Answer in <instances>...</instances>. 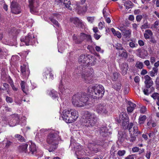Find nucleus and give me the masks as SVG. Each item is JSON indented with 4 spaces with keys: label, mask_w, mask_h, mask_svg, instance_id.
Returning a JSON list of instances; mask_svg holds the SVG:
<instances>
[{
    "label": "nucleus",
    "mask_w": 159,
    "mask_h": 159,
    "mask_svg": "<svg viewBox=\"0 0 159 159\" xmlns=\"http://www.w3.org/2000/svg\"><path fill=\"white\" fill-rule=\"evenodd\" d=\"M88 91L91 93L89 96L85 93H78L74 94L72 98V104L75 107H82L87 105H91L95 99L102 98L105 90L104 87L101 84H96L91 86L88 89Z\"/></svg>",
    "instance_id": "1"
},
{
    "label": "nucleus",
    "mask_w": 159,
    "mask_h": 159,
    "mask_svg": "<svg viewBox=\"0 0 159 159\" xmlns=\"http://www.w3.org/2000/svg\"><path fill=\"white\" fill-rule=\"evenodd\" d=\"M116 120L118 123H122V125L124 129H128L130 134H134L136 136H138L140 134V132L138 131L137 126H134L132 128L133 123L131 122L129 124V118L126 113L121 112Z\"/></svg>",
    "instance_id": "2"
},
{
    "label": "nucleus",
    "mask_w": 159,
    "mask_h": 159,
    "mask_svg": "<svg viewBox=\"0 0 159 159\" xmlns=\"http://www.w3.org/2000/svg\"><path fill=\"white\" fill-rule=\"evenodd\" d=\"M59 134V132L57 131L50 133L48 136L47 142L50 145L48 149L50 152L54 151L57 148L58 141L61 139Z\"/></svg>",
    "instance_id": "3"
},
{
    "label": "nucleus",
    "mask_w": 159,
    "mask_h": 159,
    "mask_svg": "<svg viewBox=\"0 0 159 159\" xmlns=\"http://www.w3.org/2000/svg\"><path fill=\"white\" fill-rule=\"evenodd\" d=\"M84 120L83 125L88 127L92 128L94 126L98 118L94 113H91L88 111H85L84 114Z\"/></svg>",
    "instance_id": "4"
},
{
    "label": "nucleus",
    "mask_w": 159,
    "mask_h": 159,
    "mask_svg": "<svg viewBox=\"0 0 159 159\" xmlns=\"http://www.w3.org/2000/svg\"><path fill=\"white\" fill-rule=\"evenodd\" d=\"M78 111L74 109L65 110L62 112V118L67 123L74 122L78 118Z\"/></svg>",
    "instance_id": "5"
},
{
    "label": "nucleus",
    "mask_w": 159,
    "mask_h": 159,
    "mask_svg": "<svg viewBox=\"0 0 159 159\" xmlns=\"http://www.w3.org/2000/svg\"><path fill=\"white\" fill-rule=\"evenodd\" d=\"M92 57L91 55L87 54H83L80 56L79 59V62L81 65L86 66L90 65L89 59Z\"/></svg>",
    "instance_id": "6"
},
{
    "label": "nucleus",
    "mask_w": 159,
    "mask_h": 159,
    "mask_svg": "<svg viewBox=\"0 0 159 159\" xmlns=\"http://www.w3.org/2000/svg\"><path fill=\"white\" fill-rule=\"evenodd\" d=\"M34 38V35L32 34L29 33L27 36L24 37H22L20 39V41L24 42L26 45H32L33 44V39Z\"/></svg>",
    "instance_id": "7"
},
{
    "label": "nucleus",
    "mask_w": 159,
    "mask_h": 159,
    "mask_svg": "<svg viewBox=\"0 0 159 159\" xmlns=\"http://www.w3.org/2000/svg\"><path fill=\"white\" fill-rule=\"evenodd\" d=\"M144 79L145 87L147 89L150 88L151 89V91L149 92L150 93L154 91V88L152 87H151L153 84V82L152 81V79L149 75H146L144 76Z\"/></svg>",
    "instance_id": "8"
},
{
    "label": "nucleus",
    "mask_w": 159,
    "mask_h": 159,
    "mask_svg": "<svg viewBox=\"0 0 159 159\" xmlns=\"http://www.w3.org/2000/svg\"><path fill=\"white\" fill-rule=\"evenodd\" d=\"M95 111L99 115L102 116L108 115V111L107 107L102 105L96 106L95 107Z\"/></svg>",
    "instance_id": "9"
},
{
    "label": "nucleus",
    "mask_w": 159,
    "mask_h": 159,
    "mask_svg": "<svg viewBox=\"0 0 159 159\" xmlns=\"http://www.w3.org/2000/svg\"><path fill=\"white\" fill-rule=\"evenodd\" d=\"M29 7L31 12L34 14L37 12L36 8L39 6L38 0H29Z\"/></svg>",
    "instance_id": "10"
},
{
    "label": "nucleus",
    "mask_w": 159,
    "mask_h": 159,
    "mask_svg": "<svg viewBox=\"0 0 159 159\" xmlns=\"http://www.w3.org/2000/svg\"><path fill=\"white\" fill-rule=\"evenodd\" d=\"M12 119L9 122V125L11 127H14L19 122V117L17 114H14L11 115Z\"/></svg>",
    "instance_id": "11"
},
{
    "label": "nucleus",
    "mask_w": 159,
    "mask_h": 159,
    "mask_svg": "<svg viewBox=\"0 0 159 159\" xmlns=\"http://www.w3.org/2000/svg\"><path fill=\"white\" fill-rule=\"evenodd\" d=\"M84 72L85 74V77H82L84 78L86 82H88L87 80H89L91 79L93 73V69L92 68H85V70Z\"/></svg>",
    "instance_id": "12"
},
{
    "label": "nucleus",
    "mask_w": 159,
    "mask_h": 159,
    "mask_svg": "<svg viewBox=\"0 0 159 159\" xmlns=\"http://www.w3.org/2000/svg\"><path fill=\"white\" fill-rule=\"evenodd\" d=\"M10 7L12 13L18 14L20 12V7L16 2H12Z\"/></svg>",
    "instance_id": "13"
},
{
    "label": "nucleus",
    "mask_w": 159,
    "mask_h": 159,
    "mask_svg": "<svg viewBox=\"0 0 159 159\" xmlns=\"http://www.w3.org/2000/svg\"><path fill=\"white\" fill-rule=\"evenodd\" d=\"M85 67L82 65L77 66L75 68L74 73L79 75H81L82 77H85V74L84 73V70H85Z\"/></svg>",
    "instance_id": "14"
},
{
    "label": "nucleus",
    "mask_w": 159,
    "mask_h": 159,
    "mask_svg": "<svg viewBox=\"0 0 159 159\" xmlns=\"http://www.w3.org/2000/svg\"><path fill=\"white\" fill-rule=\"evenodd\" d=\"M119 30L122 33L123 35L126 38L129 39L131 35V31L130 29H126L123 27H120Z\"/></svg>",
    "instance_id": "15"
},
{
    "label": "nucleus",
    "mask_w": 159,
    "mask_h": 159,
    "mask_svg": "<svg viewBox=\"0 0 159 159\" xmlns=\"http://www.w3.org/2000/svg\"><path fill=\"white\" fill-rule=\"evenodd\" d=\"M74 8L76 10L80 13L86 11L88 7L87 5H85L82 7L77 3L75 5Z\"/></svg>",
    "instance_id": "16"
},
{
    "label": "nucleus",
    "mask_w": 159,
    "mask_h": 159,
    "mask_svg": "<svg viewBox=\"0 0 159 159\" xmlns=\"http://www.w3.org/2000/svg\"><path fill=\"white\" fill-rule=\"evenodd\" d=\"M70 21L74 24L76 27H82V24L81 20L76 17H72L70 19Z\"/></svg>",
    "instance_id": "17"
},
{
    "label": "nucleus",
    "mask_w": 159,
    "mask_h": 159,
    "mask_svg": "<svg viewBox=\"0 0 159 159\" xmlns=\"http://www.w3.org/2000/svg\"><path fill=\"white\" fill-rule=\"evenodd\" d=\"M136 51L138 53V56L142 58H144L147 56V51L144 49L139 48Z\"/></svg>",
    "instance_id": "18"
},
{
    "label": "nucleus",
    "mask_w": 159,
    "mask_h": 159,
    "mask_svg": "<svg viewBox=\"0 0 159 159\" xmlns=\"http://www.w3.org/2000/svg\"><path fill=\"white\" fill-rule=\"evenodd\" d=\"M120 67L122 75H125L127 74L129 68L128 64L125 62L123 63L121 65Z\"/></svg>",
    "instance_id": "19"
},
{
    "label": "nucleus",
    "mask_w": 159,
    "mask_h": 159,
    "mask_svg": "<svg viewBox=\"0 0 159 159\" xmlns=\"http://www.w3.org/2000/svg\"><path fill=\"white\" fill-rule=\"evenodd\" d=\"M99 131L101 136L106 137L108 135V129L106 127L103 126L100 128Z\"/></svg>",
    "instance_id": "20"
},
{
    "label": "nucleus",
    "mask_w": 159,
    "mask_h": 159,
    "mask_svg": "<svg viewBox=\"0 0 159 159\" xmlns=\"http://www.w3.org/2000/svg\"><path fill=\"white\" fill-rule=\"evenodd\" d=\"M28 144L27 143H23L19 146L18 149L20 152L27 153V147Z\"/></svg>",
    "instance_id": "21"
},
{
    "label": "nucleus",
    "mask_w": 159,
    "mask_h": 159,
    "mask_svg": "<svg viewBox=\"0 0 159 159\" xmlns=\"http://www.w3.org/2000/svg\"><path fill=\"white\" fill-rule=\"evenodd\" d=\"M128 104L129 105V106H128L127 108L128 112H131L133 111L136 107V105L135 104L129 101L128 102Z\"/></svg>",
    "instance_id": "22"
},
{
    "label": "nucleus",
    "mask_w": 159,
    "mask_h": 159,
    "mask_svg": "<svg viewBox=\"0 0 159 159\" xmlns=\"http://www.w3.org/2000/svg\"><path fill=\"white\" fill-rule=\"evenodd\" d=\"M62 7H64L67 8L69 10H71L72 7L71 6L70 2L69 0H62Z\"/></svg>",
    "instance_id": "23"
},
{
    "label": "nucleus",
    "mask_w": 159,
    "mask_h": 159,
    "mask_svg": "<svg viewBox=\"0 0 159 159\" xmlns=\"http://www.w3.org/2000/svg\"><path fill=\"white\" fill-rule=\"evenodd\" d=\"M85 39H87L88 40H91V37L90 35H87L84 33H81L80 34V41H81V43Z\"/></svg>",
    "instance_id": "24"
},
{
    "label": "nucleus",
    "mask_w": 159,
    "mask_h": 159,
    "mask_svg": "<svg viewBox=\"0 0 159 159\" xmlns=\"http://www.w3.org/2000/svg\"><path fill=\"white\" fill-rule=\"evenodd\" d=\"M29 151H28L27 153L33 155L34 153L36 152V146L34 144H32L30 146Z\"/></svg>",
    "instance_id": "25"
},
{
    "label": "nucleus",
    "mask_w": 159,
    "mask_h": 159,
    "mask_svg": "<svg viewBox=\"0 0 159 159\" xmlns=\"http://www.w3.org/2000/svg\"><path fill=\"white\" fill-rule=\"evenodd\" d=\"M119 56L122 58L126 59L128 57L127 53L125 49H124L122 50L121 51H120L118 52Z\"/></svg>",
    "instance_id": "26"
},
{
    "label": "nucleus",
    "mask_w": 159,
    "mask_h": 159,
    "mask_svg": "<svg viewBox=\"0 0 159 159\" xmlns=\"http://www.w3.org/2000/svg\"><path fill=\"white\" fill-rule=\"evenodd\" d=\"M153 35V33L150 30L148 29L145 31V33L144 34V36L146 39H149L150 37Z\"/></svg>",
    "instance_id": "27"
},
{
    "label": "nucleus",
    "mask_w": 159,
    "mask_h": 159,
    "mask_svg": "<svg viewBox=\"0 0 159 159\" xmlns=\"http://www.w3.org/2000/svg\"><path fill=\"white\" fill-rule=\"evenodd\" d=\"M133 5V3L129 1H126L124 3V6L125 7L126 9L127 10L132 7Z\"/></svg>",
    "instance_id": "28"
},
{
    "label": "nucleus",
    "mask_w": 159,
    "mask_h": 159,
    "mask_svg": "<svg viewBox=\"0 0 159 159\" xmlns=\"http://www.w3.org/2000/svg\"><path fill=\"white\" fill-rule=\"evenodd\" d=\"M59 89L60 92L63 94L67 93L69 92V90L67 89H65L63 87L61 83L60 84L59 87Z\"/></svg>",
    "instance_id": "29"
},
{
    "label": "nucleus",
    "mask_w": 159,
    "mask_h": 159,
    "mask_svg": "<svg viewBox=\"0 0 159 159\" xmlns=\"http://www.w3.org/2000/svg\"><path fill=\"white\" fill-rule=\"evenodd\" d=\"M150 24L147 20H144L143 24L141 26L140 28L141 30L150 28Z\"/></svg>",
    "instance_id": "30"
},
{
    "label": "nucleus",
    "mask_w": 159,
    "mask_h": 159,
    "mask_svg": "<svg viewBox=\"0 0 159 159\" xmlns=\"http://www.w3.org/2000/svg\"><path fill=\"white\" fill-rule=\"evenodd\" d=\"M146 118V116L145 115L140 116L139 119V123L140 124H143Z\"/></svg>",
    "instance_id": "31"
},
{
    "label": "nucleus",
    "mask_w": 159,
    "mask_h": 159,
    "mask_svg": "<svg viewBox=\"0 0 159 159\" xmlns=\"http://www.w3.org/2000/svg\"><path fill=\"white\" fill-rule=\"evenodd\" d=\"M158 71V68H153L152 70L149 72V74L151 77H153L157 75Z\"/></svg>",
    "instance_id": "32"
},
{
    "label": "nucleus",
    "mask_w": 159,
    "mask_h": 159,
    "mask_svg": "<svg viewBox=\"0 0 159 159\" xmlns=\"http://www.w3.org/2000/svg\"><path fill=\"white\" fill-rule=\"evenodd\" d=\"M91 57L89 59V61H90V65L91 66H94L96 64V59L93 56H91Z\"/></svg>",
    "instance_id": "33"
},
{
    "label": "nucleus",
    "mask_w": 159,
    "mask_h": 159,
    "mask_svg": "<svg viewBox=\"0 0 159 159\" xmlns=\"http://www.w3.org/2000/svg\"><path fill=\"white\" fill-rule=\"evenodd\" d=\"M58 94L57 92L54 90H51L49 93V95L53 98L57 97Z\"/></svg>",
    "instance_id": "34"
},
{
    "label": "nucleus",
    "mask_w": 159,
    "mask_h": 159,
    "mask_svg": "<svg viewBox=\"0 0 159 159\" xmlns=\"http://www.w3.org/2000/svg\"><path fill=\"white\" fill-rule=\"evenodd\" d=\"M84 152V151L82 150L81 147L80 146H78L77 150H76L75 152V153L76 155L78 154L81 155H83Z\"/></svg>",
    "instance_id": "35"
},
{
    "label": "nucleus",
    "mask_w": 159,
    "mask_h": 159,
    "mask_svg": "<svg viewBox=\"0 0 159 159\" xmlns=\"http://www.w3.org/2000/svg\"><path fill=\"white\" fill-rule=\"evenodd\" d=\"M15 137L17 138L19 141L21 142H25V139L22 135L19 134H16L15 135Z\"/></svg>",
    "instance_id": "36"
},
{
    "label": "nucleus",
    "mask_w": 159,
    "mask_h": 159,
    "mask_svg": "<svg viewBox=\"0 0 159 159\" xmlns=\"http://www.w3.org/2000/svg\"><path fill=\"white\" fill-rule=\"evenodd\" d=\"M112 87L117 91H118L121 89V84L119 83H116L113 85Z\"/></svg>",
    "instance_id": "37"
},
{
    "label": "nucleus",
    "mask_w": 159,
    "mask_h": 159,
    "mask_svg": "<svg viewBox=\"0 0 159 159\" xmlns=\"http://www.w3.org/2000/svg\"><path fill=\"white\" fill-rule=\"evenodd\" d=\"M49 19L53 23L54 25H55L54 26H57L59 27L60 26V24H59L58 22L56 20H55L50 17L49 18Z\"/></svg>",
    "instance_id": "38"
},
{
    "label": "nucleus",
    "mask_w": 159,
    "mask_h": 159,
    "mask_svg": "<svg viewBox=\"0 0 159 159\" xmlns=\"http://www.w3.org/2000/svg\"><path fill=\"white\" fill-rule=\"evenodd\" d=\"M25 83L24 81H22L20 84V86L23 91L25 93L27 94V90H25Z\"/></svg>",
    "instance_id": "39"
},
{
    "label": "nucleus",
    "mask_w": 159,
    "mask_h": 159,
    "mask_svg": "<svg viewBox=\"0 0 159 159\" xmlns=\"http://www.w3.org/2000/svg\"><path fill=\"white\" fill-rule=\"evenodd\" d=\"M135 66L137 68L141 69L143 67V63L142 62L137 61L136 63Z\"/></svg>",
    "instance_id": "40"
},
{
    "label": "nucleus",
    "mask_w": 159,
    "mask_h": 159,
    "mask_svg": "<svg viewBox=\"0 0 159 159\" xmlns=\"http://www.w3.org/2000/svg\"><path fill=\"white\" fill-rule=\"evenodd\" d=\"M73 40L74 42L77 44H80L81 43V41H80V39H78L76 35L74 34L73 37Z\"/></svg>",
    "instance_id": "41"
},
{
    "label": "nucleus",
    "mask_w": 159,
    "mask_h": 159,
    "mask_svg": "<svg viewBox=\"0 0 159 159\" xmlns=\"http://www.w3.org/2000/svg\"><path fill=\"white\" fill-rule=\"evenodd\" d=\"M21 71L23 75H25L26 72V66L25 65H23L20 66Z\"/></svg>",
    "instance_id": "42"
},
{
    "label": "nucleus",
    "mask_w": 159,
    "mask_h": 159,
    "mask_svg": "<svg viewBox=\"0 0 159 159\" xmlns=\"http://www.w3.org/2000/svg\"><path fill=\"white\" fill-rule=\"evenodd\" d=\"M118 76L119 74L118 73H114L112 77V80L114 81H116L117 79Z\"/></svg>",
    "instance_id": "43"
},
{
    "label": "nucleus",
    "mask_w": 159,
    "mask_h": 159,
    "mask_svg": "<svg viewBox=\"0 0 159 159\" xmlns=\"http://www.w3.org/2000/svg\"><path fill=\"white\" fill-rule=\"evenodd\" d=\"M131 136L130 138L129 139V140L131 142H133L136 140V137L137 136H136L135 134H130Z\"/></svg>",
    "instance_id": "44"
},
{
    "label": "nucleus",
    "mask_w": 159,
    "mask_h": 159,
    "mask_svg": "<svg viewBox=\"0 0 159 159\" xmlns=\"http://www.w3.org/2000/svg\"><path fill=\"white\" fill-rule=\"evenodd\" d=\"M126 153V151L124 150H119L118 151L117 155L119 156H124Z\"/></svg>",
    "instance_id": "45"
},
{
    "label": "nucleus",
    "mask_w": 159,
    "mask_h": 159,
    "mask_svg": "<svg viewBox=\"0 0 159 159\" xmlns=\"http://www.w3.org/2000/svg\"><path fill=\"white\" fill-rule=\"evenodd\" d=\"M116 48L118 50H122L124 49L123 47H122V45L119 43H117L116 44Z\"/></svg>",
    "instance_id": "46"
},
{
    "label": "nucleus",
    "mask_w": 159,
    "mask_h": 159,
    "mask_svg": "<svg viewBox=\"0 0 159 159\" xmlns=\"http://www.w3.org/2000/svg\"><path fill=\"white\" fill-rule=\"evenodd\" d=\"M151 97L154 99H157L159 97V94L157 93H155L152 95Z\"/></svg>",
    "instance_id": "47"
},
{
    "label": "nucleus",
    "mask_w": 159,
    "mask_h": 159,
    "mask_svg": "<svg viewBox=\"0 0 159 159\" xmlns=\"http://www.w3.org/2000/svg\"><path fill=\"white\" fill-rule=\"evenodd\" d=\"M12 143L9 140H7L6 143L5 147L7 148H8L11 145Z\"/></svg>",
    "instance_id": "48"
},
{
    "label": "nucleus",
    "mask_w": 159,
    "mask_h": 159,
    "mask_svg": "<svg viewBox=\"0 0 159 159\" xmlns=\"http://www.w3.org/2000/svg\"><path fill=\"white\" fill-rule=\"evenodd\" d=\"M62 0H55V4L59 6L62 5Z\"/></svg>",
    "instance_id": "49"
},
{
    "label": "nucleus",
    "mask_w": 159,
    "mask_h": 159,
    "mask_svg": "<svg viewBox=\"0 0 159 159\" xmlns=\"http://www.w3.org/2000/svg\"><path fill=\"white\" fill-rule=\"evenodd\" d=\"M107 10V9L105 7L103 10L102 13L104 17H107L108 14L106 12Z\"/></svg>",
    "instance_id": "50"
},
{
    "label": "nucleus",
    "mask_w": 159,
    "mask_h": 159,
    "mask_svg": "<svg viewBox=\"0 0 159 159\" xmlns=\"http://www.w3.org/2000/svg\"><path fill=\"white\" fill-rule=\"evenodd\" d=\"M6 100L7 102L8 103H11L13 102L12 99L11 98L8 97V96L6 97Z\"/></svg>",
    "instance_id": "51"
},
{
    "label": "nucleus",
    "mask_w": 159,
    "mask_h": 159,
    "mask_svg": "<svg viewBox=\"0 0 159 159\" xmlns=\"http://www.w3.org/2000/svg\"><path fill=\"white\" fill-rule=\"evenodd\" d=\"M142 18V16L141 15H137L136 17V20L137 22L140 21Z\"/></svg>",
    "instance_id": "52"
},
{
    "label": "nucleus",
    "mask_w": 159,
    "mask_h": 159,
    "mask_svg": "<svg viewBox=\"0 0 159 159\" xmlns=\"http://www.w3.org/2000/svg\"><path fill=\"white\" fill-rule=\"evenodd\" d=\"M129 46L131 48L136 47L137 44L135 45L134 43L132 42H130L129 44Z\"/></svg>",
    "instance_id": "53"
},
{
    "label": "nucleus",
    "mask_w": 159,
    "mask_h": 159,
    "mask_svg": "<svg viewBox=\"0 0 159 159\" xmlns=\"http://www.w3.org/2000/svg\"><path fill=\"white\" fill-rule=\"evenodd\" d=\"M114 36H117L118 38H120L121 37V35L120 32L118 31H117V32L115 33L114 35Z\"/></svg>",
    "instance_id": "54"
},
{
    "label": "nucleus",
    "mask_w": 159,
    "mask_h": 159,
    "mask_svg": "<svg viewBox=\"0 0 159 159\" xmlns=\"http://www.w3.org/2000/svg\"><path fill=\"white\" fill-rule=\"evenodd\" d=\"M146 110V108L144 107L143 106L142 107L140 110V112L142 113H144Z\"/></svg>",
    "instance_id": "55"
},
{
    "label": "nucleus",
    "mask_w": 159,
    "mask_h": 159,
    "mask_svg": "<svg viewBox=\"0 0 159 159\" xmlns=\"http://www.w3.org/2000/svg\"><path fill=\"white\" fill-rule=\"evenodd\" d=\"M94 19V17H89L87 18L88 21L91 23H92Z\"/></svg>",
    "instance_id": "56"
},
{
    "label": "nucleus",
    "mask_w": 159,
    "mask_h": 159,
    "mask_svg": "<svg viewBox=\"0 0 159 159\" xmlns=\"http://www.w3.org/2000/svg\"><path fill=\"white\" fill-rule=\"evenodd\" d=\"M3 86L5 89L4 90H8L9 89V85L7 83H4L3 84Z\"/></svg>",
    "instance_id": "57"
},
{
    "label": "nucleus",
    "mask_w": 159,
    "mask_h": 159,
    "mask_svg": "<svg viewBox=\"0 0 159 159\" xmlns=\"http://www.w3.org/2000/svg\"><path fill=\"white\" fill-rule=\"evenodd\" d=\"M10 84L11 86V87L12 89L14 91H17V89L16 88L14 85L13 82L11 81V82L10 83Z\"/></svg>",
    "instance_id": "58"
},
{
    "label": "nucleus",
    "mask_w": 159,
    "mask_h": 159,
    "mask_svg": "<svg viewBox=\"0 0 159 159\" xmlns=\"http://www.w3.org/2000/svg\"><path fill=\"white\" fill-rule=\"evenodd\" d=\"M138 43L140 46H143L144 44V42L142 40H139L138 41Z\"/></svg>",
    "instance_id": "59"
},
{
    "label": "nucleus",
    "mask_w": 159,
    "mask_h": 159,
    "mask_svg": "<svg viewBox=\"0 0 159 159\" xmlns=\"http://www.w3.org/2000/svg\"><path fill=\"white\" fill-rule=\"evenodd\" d=\"M151 43H155L157 42L156 40L155 39L154 37H152L150 38V40Z\"/></svg>",
    "instance_id": "60"
},
{
    "label": "nucleus",
    "mask_w": 159,
    "mask_h": 159,
    "mask_svg": "<svg viewBox=\"0 0 159 159\" xmlns=\"http://www.w3.org/2000/svg\"><path fill=\"white\" fill-rule=\"evenodd\" d=\"M132 150L134 152H137L139 150V148L138 147H135L132 148Z\"/></svg>",
    "instance_id": "61"
},
{
    "label": "nucleus",
    "mask_w": 159,
    "mask_h": 159,
    "mask_svg": "<svg viewBox=\"0 0 159 159\" xmlns=\"http://www.w3.org/2000/svg\"><path fill=\"white\" fill-rule=\"evenodd\" d=\"M93 36L96 39L98 40L100 38L101 36L97 33H95L94 34Z\"/></svg>",
    "instance_id": "62"
},
{
    "label": "nucleus",
    "mask_w": 159,
    "mask_h": 159,
    "mask_svg": "<svg viewBox=\"0 0 159 159\" xmlns=\"http://www.w3.org/2000/svg\"><path fill=\"white\" fill-rule=\"evenodd\" d=\"M134 155L132 154L128 156L125 157V159H134Z\"/></svg>",
    "instance_id": "63"
},
{
    "label": "nucleus",
    "mask_w": 159,
    "mask_h": 159,
    "mask_svg": "<svg viewBox=\"0 0 159 159\" xmlns=\"http://www.w3.org/2000/svg\"><path fill=\"white\" fill-rule=\"evenodd\" d=\"M134 80L135 83H139L140 80L139 77L138 76H136L134 78Z\"/></svg>",
    "instance_id": "64"
}]
</instances>
